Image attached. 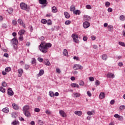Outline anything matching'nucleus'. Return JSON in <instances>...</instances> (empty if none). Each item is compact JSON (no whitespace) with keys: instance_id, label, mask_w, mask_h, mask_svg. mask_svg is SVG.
Segmentation results:
<instances>
[{"instance_id":"nucleus-1","label":"nucleus","mask_w":125,"mask_h":125,"mask_svg":"<svg viewBox=\"0 0 125 125\" xmlns=\"http://www.w3.org/2000/svg\"><path fill=\"white\" fill-rule=\"evenodd\" d=\"M52 46V44L51 43H45L44 42H42L39 45V50L42 53H46L48 50V48Z\"/></svg>"},{"instance_id":"nucleus-2","label":"nucleus","mask_w":125,"mask_h":125,"mask_svg":"<svg viewBox=\"0 0 125 125\" xmlns=\"http://www.w3.org/2000/svg\"><path fill=\"white\" fill-rule=\"evenodd\" d=\"M20 7L22 10H26V11H30V6L24 2H21L20 4Z\"/></svg>"},{"instance_id":"nucleus-3","label":"nucleus","mask_w":125,"mask_h":125,"mask_svg":"<svg viewBox=\"0 0 125 125\" xmlns=\"http://www.w3.org/2000/svg\"><path fill=\"white\" fill-rule=\"evenodd\" d=\"M11 43L13 44L14 49H17V48L18 47V40L16 38H14L11 40Z\"/></svg>"},{"instance_id":"nucleus-4","label":"nucleus","mask_w":125,"mask_h":125,"mask_svg":"<svg viewBox=\"0 0 125 125\" xmlns=\"http://www.w3.org/2000/svg\"><path fill=\"white\" fill-rule=\"evenodd\" d=\"M72 38L74 42H76V43H78L79 42V36H78V35L73 34L72 35Z\"/></svg>"},{"instance_id":"nucleus-5","label":"nucleus","mask_w":125,"mask_h":125,"mask_svg":"<svg viewBox=\"0 0 125 125\" xmlns=\"http://www.w3.org/2000/svg\"><path fill=\"white\" fill-rule=\"evenodd\" d=\"M39 2L40 4H42V5H43L44 7H45V6H46V5L47 4V0H39Z\"/></svg>"},{"instance_id":"nucleus-6","label":"nucleus","mask_w":125,"mask_h":125,"mask_svg":"<svg viewBox=\"0 0 125 125\" xmlns=\"http://www.w3.org/2000/svg\"><path fill=\"white\" fill-rule=\"evenodd\" d=\"M59 114L62 117V118H66V117H67L66 113H65V112L62 110H59Z\"/></svg>"},{"instance_id":"nucleus-7","label":"nucleus","mask_w":125,"mask_h":125,"mask_svg":"<svg viewBox=\"0 0 125 125\" xmlns=\"http://www.w3.org/2000/svg\"><path fill=\"white\" fill-rule=\"evenodd\" d=\"M7 94L10 96H13V94H14V93L13 92V91H12V89H11V88H9L8 89Z\"/></svg>"},{"instance_id":"nucleus-8","label":"nucleus","mask_w":125,"mask_h":125,"mask_svg":"<svg viewBox=\"0 0 125 125\" xmlns=\"http://www.w3.org/2000/svg\"><path fill=\"white\" fill-rule=\"evenodd\" d=\"M18 22L21 26H22L23 28H26V26L25 25V23L23 22V21L21 19L18 20Z\"/></svg>"},{"instance_id":"nucleus-9","label":"nucleus","mask_w":125,"mask_h":125,"mask_svg":"<svg viewBox=\"0 0 125 125\" xmlns=\"http://www.w3.org/2000/svg\"><path fill=\"white\" fill-rule=\"evenodd\" d=\"M89 26H90V23L87 21H85L83 23V27L85 29L88 28V27H89Z\"/></svg>"},{"instance_id":"nucleus-10","label":"nucleus","mask_w":125,"mask_h":125,"mask_svg":"<svg viewBox=\"0 0 125 125\" xmlns=\"http://www.w3.org/2000/svg\"><path fill=\"white\" fill-rule=\"evenodd\" d=\"M29 109H30V106L28 105H25L23 107V112L28 111Z\"/></svg>"},{"instance_id":"nucleus-11","label":"nucleus","mask_w":125,"mask_h":125,"mask_svg":"<svg viewBox=\"0 0 125 125\" xmlns=\"http://www.w3.org/2000/svg\"><path fill=\"white\" fill-rule=\"evenodd\" d=\"M23 69L22 68H20L18 70V73L19 74L18 77H22V75L23 74Z\"/></svg>"},{"instance_id":"nucleus-12","label":"nucleus","mask_w":125,"mask_h":125,"mask_svg":"<svg viewBox=\"0 0 125 125\" xmlns=\"http://www.w3.org/2000/svg\"><path fill=\"white\" fill-rule=\"evenodd\" d=\"M25 33H26V30L24 29H21L19 31L18 34L19 36H23Z\"/></svg>"},{"instance_id":"nucleus-13","label":"nucleus","mask_w":125,"mask_h":125,"mask_svg":"<svg viewBox=\"0 0 125 125\" xmlns=\"http://www.w3.org/2000/svg\"><path fill=\"white\" fill-rule=\"evenodd\" d=\"M91 19V18H90V17H89V16H83V20L85 21H90V20Z\"/></svg>"},{"instance_id":"nucleus-14","label":"nucleus","mask_w":125,"mask_h":125,"mask_svg":"<svg viewBox=\"0 0 125 125\" xmlns=\"http://www.w3.org/2000/svg\"><path fill=\"white\" fill-rule=\"evenodd\" d=\"M12 125H20V123L18 120H15L11 123Z\"/></svg>"},{"instance_id":"nucleus-15","label":"nucleus","mask_w":125,"mask_h":125,"mask_svg":"<svg viewBox=\"0 0 125 125\" xmlns=\"http://www.w3.org/2000/svg\"><path fill=\"white\" fill-rule=\"evenodd\" d=\"M23 113L26 117H31V113L29 112V111H24Z\"/></svg>"},{"instance_id":"nucleus-16","label":"nucleus","mask_w":125,"mask_h":125,"mask_svg":"<svg viewBox=\"0 0 125 125\" xmlns=\"http://www.w3.org/2000/svg\"><path fill=\"white\" fill-rule=\"evenodd\" d=\"M44 74V71L42 69H41L39 71L38 74H37L38 77H41V76H42Z\"/></svg>"},{"instance_id":"nucleus-17","label":"nucleus","mask_w":125,"mask_h":125,"mask_svg":"<svg viewBox=\"0 0 125 125\" xmlns=\"http://www.w3.org/2000/svg\"><path fill=\"white\" fill-rule=\"evenodd\" d=\"M12 106L13 109L15 110H18V109H19V106H18V105L16 104H13Z\"/></svg>"},{"instance_id":"nucleus-18","label":"nucleus","mask_w":125,"mask_h":125,"mask_svg":"<svg viewBox=\"0 0 125 125\" xmlns=\"http://www.w3.org/2000/svg\"><path fill=\"white\" fill-rule=\"evenodd\" d=\"M99 98H100L101 99H103L105 98V93L103 92L101 93L99 95Z\"/></svg>"},{"instance_id":"nucleus-19","label":"nucleus","mask_w":125,"mask_h":125,"mask_svg":"<svg viewBox=\"0 0 125 125\" xmlns=\"http://www.w3.org/2000/svg\"><path fill=\"white\" fill-rule=\"evenodd\" d=\"M107 78H115V75L113 73H108L106 75Z\"/></svg>"},{"instance_id":"nucleus-20","label":"nucleus","mask_w":125,"mask_h":125,"mask_svg":"<svg viewBox=\"0 0 125 125\" xmlns=\"http://www.w3.org/2000/svg\"><path fill=\"white\" fill-rule=\"evenodd\" d=\"M64 15L65 16V18H67V19L70 18V14H69L68 12H64Z\"/></svg>"},{"instance_id":"nucleus-21","label":"nucleus","mask_w":125,"mask_h":125,"mask_svg":"<svg viewBox=\"0 0 125 125\" xmlns=\"http://www.w3.org/2000/svg\"><path fill=\"white\" fill-rule=\"evenodd\" d=\"M52 12H53V13H56V12H57V8L56 7L53 6L52 7Z\"/></svg>"},{"instance_id":"nucleus-22","label":"nucleus","mask_w":125,"mask_h":125,"mask_svg":"<svg viewBox=\"0 0 125 125\" xmlns=\"http://www.w3.org/2000/svg\"><path fill=\"white\" fill-rule=\"evenodd\" d=\"M2 112L4 113H8V112H9V108L8 107H5L2 109Z\"/></svg>"},{"instance_id":"nucleus-23","label":"nucleus","mask_w":125,"mask_h":125,"mask_svg":"<svg viewBox=\"0 0 125 125\" xmlns=\"http://www.w3.org/2000/svg\"><path fill=\"white\" fill-rule=\"evenodd\" d=\"M107 28L109 32H112V31H113V25H108Z\"/></svg>"},{"instance_id":"nucleus-24","label":"nucleus","mask_w":125,"mask_h":125,"mask_svg":"<svg viewBox=\"0 0 125 125\" xmlns=\"http://www.w3.org/2000/svg\"><path fill=\"white\" fill-rule=\"evenodd\" d=\"M75 9H76V7L74 5H72L70 7V11H75Z\"/></svg>"},{"instance_id":"nucleus-25","label":"nucleus","mask_w":125,"mask_h":125,"mask_svg":"<svg viewBox=\"0 0 125 125\" xmlns=\"http://www.w3.org/2000/svg\"><path fill=\"white\" fill-rule=\"evenodd\" d=\"M63 55L64 56H67V55H68V50H67L66 49L63 50Z\"/></svg>"},{"instance_id":"nucleus-26","label":"nucleus","mask_w":125,"mask_h":125,"mask_svg":"<svg viewBox=\"0 0 125 125\" xmlns=\"http://www.w3.org/2000/svg\"><path fill=\"white\" fill-rule=\"evenodd\" d=\"M94 113V110H92L91 111H88L87 113L89 116H91V115H93Z\"/></svg>"},{"instance_id":"nucleus-27","label":"nucleus","mask_w":125,"mask_h":125,"mask_svg":"<svg viewBox=\"0 0 125 125\" xmlns=\"http://www.w3.org/2000/svg\"><path fill=\"white\" fill-rule=\"evenodd\" d=\"M72 87H79V85L76 84V83H72L71 84Z\"/></svg>"},{"instance_id":"nucleus-28","label":"nucleus","mask_w":125,"mask_h":125,"mask_svg":"<svg viewBox=\"0 0 125 125\" xmlns=\"http://www.w3.org/2000/svg\"><path fill=\"white\" fill-rule=\"evenodd\" d=\"M49 95L50 97H53L54 96V93L52 91L49 92Z\"/></svg>"},{"instance_id":"nucleus-29","label":"nucleus","mask_w":125,"mask_h":125,"mask_svg":"<svg viewBox=\"0 0 125 125\" xmlns=\"http://www.w3.org/2000/svg\"><path fill=\"white\" fill-rule=\"evenodd\" d=\"M107 58H108V56H107V55L106 54H104L102 56V59H103V60H107Z\"/></svg>"},{"instance_id":"nucleus-30","label":"nucleus","mask_w":125,"mask_h":125,"mask_svg":"<svg viewBox=\"0 0 125 125\" xmlns=\"http://www.w3.org/2000/svg\"><path fill=\"white\" fill-rule=\"evenodd\" d=\"M5 72H8L11 71V67H7L5 69Z\"/></svg>"},{"instance_id":"nucleus-31","label":"nucleus","mask_w":125,"mask_h":125,"mask_svg":"<svg viewBox=\"0 0 125 125\" xmlns=\"http://www.w3.org/2000/svg\"><path fill=\"white\" fill-rule=\"evenodd\" d=\"M0 91H1V92H2L3 93H4L5 92V88L2 87V86H0Z\"/></svg>"},{"instance_id":"nucleus-32","label":"nucleus","mask_w":125,"mask_h":125,"mask_svg":"<svg viewBox=\"0 0 125 125\" xmlns=\"http://www.w3.org/2000/svg\"><path fill=\"white\" fill-rule=\"evenodd\" d=\"M36 63L37 62H36V59L32 58V61H31V63L33 64V65H36Z\"/></svg>"},{"instance_id":"nucleus-33","label":"nucleus","mask_w":125,"mask_h":125,"mask_svg":"<svg viewBox=\"0 0 125 125\" xmlns=\"http://www.w3.org/2000/svg\"><path fill=\"white\" fill-rule=\"evenodd\" d=\"M8 12L9 13V14H11L12 12H13V9L12 8H10L8 9Z\"/></svg>"},{"instance_id":"nucleus-34","label":"nucleus","mask_w":125,"mask_h":125,"mask_svg":"<svg viewBox=\"0 0 125 125\" xmlns=\"http://www.w3.org/2000/svg\"><path fill=\"white\" fill-rule=\"evenodd\" d=\"M37 123H38V125H43V122L41 120H38Z\"/></svg>"},{"instance_id":"nucleus-35","label":"nucleus","mask_w":125,"mask_h":125,"mask_svg":"<svg viewBox=\"0 0 125 125\" xmlns=\"http://www.w3.org/2000/svg\"><path fill=\"white\" fill-rule=\"evenodd\" d=\"M45 65H46V66H50V62H49L48 60H46V61L45 62Z\"/></svg>"},{"instance_id":"nucleus-36","label":"nucleus","mask_w":125,"mask_h":125,"mask_svg":"<svg viewBox=\"0 0 125 125\" xmlns=\"http://www.w3.org/2000/svg\"><path fill=\"white\" fill-rule=\"evenodd\" d=\"M2 86L3 87H6L7 86V83L5 82H3L1 84Z\"/></svg>"},{"instance_id":"nucleus-37","label":"nucleus","mask_w":125,"mask_h":125,"mask_svg":"<svg viewBox=\"0 0 125 125\" xmlns=\"http://www.w3.org/2000/svg\"><path fill=\"white\" fill-rule=\"evenodd\" d=\"M73 69L74 70H78L79 69V65L78 64H74L73 66Z\"/></svg>"},{"instance_id":"nucleus-38","label":"nucleus","mask_w":125,"mask_h":125,"mask_svg":"<svg viewBox=\"0 0 125 125\" xmlns=\"http://www.w3.org/2000/svg\"><path fill=\"white\" fill-rule=\"evenodd\" d=\"M19 40L21 41V42H22L24 40V37H23V35H20Z\"/></svg>"},{"instance_id":"nucleus-39","label":"nucleus","mask_w":125,"mask_h":125,"mask_svg":"<svg viewBox=\"0 0 125 125\" xmlns=\"http://www.w3.org/2000/svg\"><path fill=\"white\" fill-rule=\"evenodd\" d=\"M119 44L120 45H121V46H124V47H125V42H119Z\"/></svg>"},{"instance_id":"nucleus-40","label":"nucleus","mask_w":125,"mask_h":125,"mask_svg":"<svg viewBox=\"0 0 125 125\" xmlns=\"http://www.w3.org/2000/svg\"><path fill=\"white\" fill-rule=\"evenodd\" d=\"M47 25H51L52 24V21L50 20H48L47 21Z\"/></svg>"},{"instance_id":"nucleus-41","label":"nucleus","mask_w":125,"mask_h":125,"mask_svg":"<svg viewBox=\"0 0 125 125\" xmlns=\"http://www.w3.org/2000/svg\"><path fill=\"white\" fill-rule=\"evenodd\" d=\"M41 22L42 23V24H46L47 21H46L45 19H42Z\"/></svg>"},{"instance_id":"nucleus-42","label":"nucleus","mask_w":125,"mask_h":125,"mask_svg":"<svg viewBox=\"0 0 125 125\" xmlns=\"http://www.w3.org/2000/svg\"><path fill=\"white\" fill-rule=\"evenodd\" d=\"M34 111L36 112V113H39V112L41 111V109L39 108H35L34 109Z\"/></svg>"},{"instance_id":"nucleus-43","label":"nucleus","mask_w":125,"mask_h":125,"mask_svg":"<svg viewBox=\"0 0 125 125\" xmlns=\"http://www.w3.org/2000/svg\"><path fill=\"white\" fill-rule=\"evenodd\" d=\"M80 85H82V86H83L84 85V82L83 81L81 80L79 83Z\"/></svg>"},{"instance_id":"nucleus-44","label":"nucleus","mask_w":125,"mask_h":125,"mask_svg":"<svg viewBox=\"0 0 125 125\" xmlns=\"http://www.w3.org/2000/svg\"><path fill=\"white\" fill-rule=\"evenodd\" d=\"M86 8L87 9H91L92 7H91V6L90 5L88 4L86 5Z\"/></svg>"},{"instance_id":"nucleus-45","label":"nucleus","mask_w":125,"mask_h":125,"mask_svg":"<svg viewBox=\"0 0 125 125\" xmlns=\"http://www.w3.org/2000/svg\"><path fill=\"white\" fill-rule=\"evenodd\" d=\"M12 118H15L16 117H17V114H16V113L13 112L12 114Z\"/></svg>"},{"instance_id":"nucleus-46","label":"nucleus","mask_w":125,"mask_h":125,"mask_svg":"<svg viewBox=\"0 0 125 125\" xmlns=\"http://www.w3.org/2000/svg\"><path fill=\"white\" fill-rule=\"evenodd\" d=\"M13 25H16L17 24V21L16 20H13L12 21Z\"/></svg>"},{"instance_id":"nucleus-47","label":"nucleus","mask_w":125,"mask_h":125,"mask_svg":"<svg viewBox=\"0 0 125 125\" xmlns=\"http://www.w3.org/2000/svg\"><path fill=\"white\" fill-rule=\"evenodd\" d=\"M120 110H125V106L123 105H121L119 108Z\"/></svg>"},{"instance_id":"nucleus-48","label":"nucleus","mask_w":125,"mask_h":125,"mask_svg":"<svg viewBox=\"0 0 125 125\" xmlns=\"http://www.w3.org/2000/svg\"><path fill=\"white\" fill-rule=\"evenodd\" d=\"M65 25H70L71 24V21H65Z\"/></svg>"},{"instance_id":"nucleus-49","label":"nucleus","mask_w":125,"mask_h":125,"mask_svg":"<svg viewBox=\"0 0 125 125\" xmlns=\"http://www.w3.org/2000/svg\"><path fill=\"white\" fill-rule=\"evenodd\" d=\"M105 5L106 7H109L110 6V3L109 1H106L105 2Z\"/></svg>"},{"instance_id":"nucleus-50","label":"nucleus","mask_w":125,"mask_h":125,"mask_svg":"<svg viewBox=\"0 0 125 125\" xmlns=\"http://www.w3.org/2000/svg\"><path fill=\"white\" fill-rule=\"evenodd\" d=\"M95 84L97 86L100 85V82L98 80H97L95 82Z\"/></svg>"},{"instance_id":"nucleus-51","label":"nucleus","mask_w":125,"mask_h":125,"mask_svg":"<svg viewBox=\"0 0 125 125\" xmlns=\"http://www.w3.org/2000/svg\"><path fill=\"white\" fill-rule=\"evenodd\" d=\"M120 20H122V21L125 20V16H124V15L120 16Z\"/></svg>"},{"instance_id":"nucleus-52","label":"nucleus","mask_w":125,"mask_h":125,"mask_svg":"<svg viewBox=\"0 0 125 125\" xmlns=\"http://www.w3.org/2000/svg\"><path fill=\"white\" fill-rule=\"evenodd\" d=\"M73 14H75V15H78V14H79V10L73 11Z\"/></svg>"},{"instance_id":"nucleus-53","label":"nucleus","mask_w":125,"mask_h":125,"mask_svg":"<svg viewBox=\"0 0 125 125\" xmlns=\"http://www.w3.org/2000/svg\"><path fill=\"white\" fill-rule=\"evenodd\" d=\"M29 68H30V66L29 65H28V64L25 65L24 69H25V70L29 69Z\"/></svg>"},{"instance_id":"nucleus-54","label":"nucleus","mask_w":125,"mask_h":125,"mask_svg":"<svg viewBox=\"0 0 125 125\" xmlns=\"http://www.w3.org/2000/svg\"><path fill=\"white\" fill-rule=\"evenodd\" d=\"M38 61L39 62H42L43 61V59L39 57V58H38Z\"/></svg>"},{"instance_id":"nucleus-55","label":"nucleus","mask_w":125,"mask_h":125,"mask_svg":"<svg viewBox=\"0 0 125 125\" xmlns=\"http://www.w3.org/2000/svg\"><path fill=\"white\" fill-rule=\"evenodd\" d=\"M45 113L46 114H47V115H50L51 114V112H50V111L48 110H46Z\"/></svg>"},{"instance_id":"nucleus-56","label":"nucleus","mask_w":125,"mask_h":125,"mask_svg":"<svg viewBox=\"0 0 125 125\" xmlns=\"http://www.w3.org/2000/svg\"><path fill=\"white\" fill-rule=\"evenodd\" d=\"M89 80L90 82H93L94 81V78L92 77H90L89 78Z\"/></svg>"},{"instance_id":"nucleus-57","label":"nucleus","mask_w":125,"mask_h":125,"mask_svg":"<svg viewBox=\"0 0 125 125\" xmlns=\"http://www.w3.org/2000/svg\"><path fill=\"white\" fill-rule=\"evenodd\" d=\"M3 56H4V57H6V58H8V57H9V55L7 53H4L3 54Z\"/></svg>"},{"instance_id":"nucleus-58","label":"nucleus","mask_w":125,"mask_h":125,"mask_svg":"<svg viewBox=\"0 0 125 125\" xmlns=\"http://www.w3.org/2000/svg\"><path fill=\"white\" fill-rule=\"evenodd\" d=\"M79 96V94L77 93H73V97H78Z\"/></svg>"},{"instance_id":"nucleus-59","label":"nucleus","mask_w":125,"mask_h":125,"mask_svg":"<svg viewBox=\"0 0 125 125\" xmlns=\"http://www.w3.org/2000/svg\"><path fill=\"white\" fill-rule=\"evenodd\" d=\"M114 118H116L117 119H119V117H120V115L118 114H115L114 115Z\"/></svg>"},{"instance_id":"nucleus-60","label":"nucleus","mask_w":125,"mask_h":125,"mask_svg":"<svg viewBox=\"0 0 125 125\" xmlns=\"http://www.w3.org/2000/svg\"><path fill=\"white\" fill-rule=\"evenodd\" d=\"M118 65L119 66V67H123V66H124V63H123V62H120L118 63Z\"/></svg>"},{"instance_id":"nucleus-61","label":"nucleus","mask_w":125,"mask_h":125,"mask_svg":"<svg viewBox=\"0 0 125 125\" xmlns=\"http://www.w3.org/2000/svg\"><path fill=\"white\" fill-rule=\"evenodd\" d=\"M118 120L119 121H123L124 120V117H123V116H120L119 117H118Z\"/></svg>"},{"instance_id":"nucleus-62","label":"nucleus","mask_w":125,"mask_h":125,"mask_svg":"<svg viewBox=\"0 0 125 125\" xmlns=\"http://www.w3.org/2000/svg\"><path fill=\"white\" fill-rule=\"evenodd\" d=\"M83 41H84V42H86V41H87V37L84 36L83 37Z\"/></svg>"},{"instance_id":"nucleus-63","label":"nucleus","mask_w":125,"mask_h":125,"mask_svg":"<svg viewBox=\"0 0 125 125\" xmlns=\"http://www.w3.org/2000/svg\"><path fill=\"white\" fill-rule=\"evenodd\" d=\"M107 11L108 12H112V11H113V9L112 8H109L107 9Z\"/></svg>"},{"instance_id":"nucleus-64","label":"nucleus","mask_w":125,"mask_h":125,"mask_svg":"<svg viewBox=\"0 0 125 125\" xmlns=\"http://www.w3.org/2000/svg\"><path fill=\"white\" fill-rule=\"evenodd\" d=\"M87 94L88 96H89V97H90L91 96V95H92L91 93H90L89 92V91H88L87 92Z\"/></svg>"}]
</instances>
